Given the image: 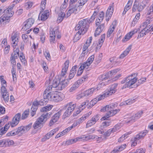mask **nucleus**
Segmentation results:
<instances>
[{"label": "nucleus", "mask_w": 153, "mask_h": 153, "mask_svg": "<svg viewBox=\"0 0 153 153\" xmlns=\"http://www.w3.org/2000/svg\"><path fill=\"white\" fill-rule=\"evenodd\" d=\"M131 48V45H129L127 48L122 53L119 57V59H122L129 53Z\"/></svg>", "instance_id": "25"}, {"label": "nucleus", "mask_w": 153, "mask_h": 153, "mask_svg": "<svg viewBox=\"0 0 153 153\" xmlns=\"http://www.w3.org/2000/svg\"><path fill=\"white\" fill-rule=\"evenodd\" d=\"M20 59L22 62H24L25 60V57L23 53H21L20 56Z\"/></svg>", "instance_id": "63"}, {"label": "nucleus", "mask_w": 153, "mask_h": 153, "mask_svg": "<svg viewBox=\"0 0 153 153\" xmlns=\"http://www.w3.org/2000/svg\"><path fill=\"white\" fill-rule=\"evenodd\" d=\"M52 113L51 112L47 113L45 114H43L40 117V119H42L45 123L48 119L51 116Z\"/></svg>", "instance_id": "24"}, {"label": "nucleus", "mask_w": 153, "mask_h": 153, "mask_svg": "<svg viewBox=\"0 0 153 153\" xmlns=\"http://www.w3.org/2000/svg\"><path fill=\"white\" fill-rule=\"evenodd\" d=\"M96 90H97V91L98 90V89H97V88H93L90 89H88L85 91L84 93L85 96H87L91 95L93 94L94 91H95Z\"/></svg>", "instance_id": "30"}, {"label": "nucleus", "mask_w": 153, "mask_h": 153, "mask_svg": "<svg viewBox=\"0 0 153 153\" xmlns=\"http://www.w3.org/2000/svg\"><path fill=\"white\" fill-rule=\"evenodd\" d=\"M126 147V144L121 145L117 147L115 149V153H118L123 150Z\"/></svg>", "instance_id": "36"}, {"label": "nucleus", "mask_w": 153, "mask_h": 153, "mask_svg": "<svg viewBox=\"0 0 153 153\" xmlns=\"http://www.w3.org/2000/svg\"><path fill=\"white\" fill-rule=\"evenodd\" d=\"M59 33V28L57 27H55L53 29L51 28L50 29V36H53L56 37L57 34Z\"/></svg>", "instance_id": "27"}, {"label": "nucleus", "mask_w": 153, "mask_h": 153, "mask_svg": "<svg viewBox=\"0 0 153 153\" xmlns=\"http://www.w3.org/2000/svg\"><path fill=\"white\" fill-rule=\"evenodd\" d=\"M114 93H115V84H113L110 87V90L105 92L102 95H99L95 99H97V101H98L104 99L105 97L111 95Z\"/></svg>", "instance_id": "7"}, {"label": "nucleus", "mask_w": 153, "mask_h": 153, "mask_svg": "<svg viewBox=\"0 0 153 153\" xmlns=\"http://www.w3.org/2000/svg\"><path fill=\"white\" fill-rule=\"evenodd\" d=\"M115 108V104H112L111 105H107L105 106L102 108L100 110L102 112H105L108 111L106 114V115L102 117L101 120H107L109 117L113 116L114 115V108Z\"/></svg>", "instance_id": "3"}, {"label": "nucleus", "mask_w": 153, "mask_h": 153, "mask_svg": "<svg viewBox=\"0 0 153 153\" xmlns=\"http://www.w3.org/2000/svg\"><path fill=\"white\" fill-rule=\"evenodd\" d=\"M135 119L134 118V117L133 116L126 120V123L128 124L129 123H132L135 122Z\"/></svg>", "instance_id": "40"}, {"label": "nucleus", "mask_w": 153, "mask_h": 153, "mask_svg": "<svg viewBox=\"0 0 153 153\" xmlns=\"http://www.w3.org/2000/svg\"><path fill=\"white\" fill-rule=\"evenodd\" d=\"M7 91V89L5 86L4 85H2L1 88V93L4 94L5 92Z\"/></svg>", "instance_id": "64"}, {"label": "nucleus", "mask_w": 153, "mask_h": 153, "mask_svg": "<svg viewBox=\"0 0 153 153\" xmlns=\"http://www.w3.org/2000/svg\"><path fill=\"white\" fill-rule=\"evenodd\" d=\"M52 105H48L47 106L42 107L40 109V111L42 112H45L49 111L52 108Z\"/></svg>", "instance_id": "32"}, {"label": "nucleus", "mask_w": 153, "mask_h": 153, "mask_svg": "<svg viewBox=\"0 0 153 153\" xmlns=\"http://www.w3.org/2000/svg\"><path fill=\"white\" fill-rule=\"evenodd\" d=\"M29 113V110H25L23 113L22 116V119H25L27 118Z\"/></svg>", "instance_id": "41"}, {"label": "nucleus", "mask_w": 153, "mask_h": 153, "mask_svg": "<svg viewBox=\"0 0 153 153\" xmlns=\"http://www.w3.org/2000/svg\"><path fill=\"white\" fill-rule=\"evenodd\" d=\"M32 124V123H30L26 126H24V129L26 133L30 129L31 127Z\"/></svg>", "instance_id": "58"}, {"label": "nucleus", "mask_w": 153, "mask_h": 153, "mask_svg": "<svg viewBox=\"0 0 153 153\" xmlns=\"http://www.w3.org/2000/svg\"><path fill=\"white\" fill-rule=\"evenodd\" d=\"M115 29V25L113 23L111 25L107 32V37H109L110 36H114V33H112Z\"/></svg>", "instance_id": "23"}, {"label": "nucleus", "mask_w": 153, "mask_h": 153, "mask_svg": "<svg viewBox=\"0 0 153 153\" xmlns=\"http://www.w3.org/2000/svg\"><path fill=\"white\" fill-rule=\"evenodd\" d=\"M100 23L99 22V25H97L96 24V26H98V27L96 29L94 33V35L95 37H96L99 35L100 33L104 29L105 27L104 24L103 23L100 25Z\"/></svg>", "instance_id": "16"}, {"label": "nucleus", "mask_w": 153, "mask_h": 153, "mask_svg": "<svg viewBox=\"0 0 153 153\" xmlns=\"http://www.w3.org/2000/svg\"><path fill=\"white\" fill-rule=\"evenodd\" d=\"M81 138L82 141V140L86 141L90 139L97 140L99 138V137L95 135H89L87 136L83 135L81 136Z\"/></svg>", "instance_id": "20"}, {"label": "nucleus", "mask_w": 153, "mask_h": 153, "mask_svg": "<svg viewBox=\"0 0 153 153\" xmlns=\"http://www.w3.org/2000/svg\"><path fill=\"white\" fill-rule=\"evenodd\" d=\"M63 97V95L61 93L56 91L51 92V95L50 97L51 101L56 102L62 101Z\"/></svg>", "instance_id": "8"}, {"label": "nucleus", "mask_w": 153, "mask_h": 153, "mask_svg": "<svg viewBox=\"0 0 153 153\" xmlns=\"http://www.w3.org/2000/svg\"><path fill=\"white\" fill-rule=\"evenodd\" d=\"M91 64H89V63L87 61H86L85 62H84L82 64V65L83 67V68L87 69L88 68V66H89Z\"/></svg>", "instance_id": "54"}, {"label": "nucleus", "mask_w": 153, "mask_h": 153, "mask_svg": "<svg viewBox=\"0 0 153 153\" xmlns=\"http://www.w3.org/2000/svg\"><path fill=\"white\" fill-rule=\"evenodd\" d=\"M45 123L42 119H40L39 117L34 123L33 127L35 129H40L43 126Z\"/></svg>", "instance_id": "14"}, {"label": "nucleus", "mask_w": 153, "mask_h": 153, "mask_svg": "<svg viewBox=\"0 0 153 153\" xmlns=\"http://www.w3.org/2000/svg\"><path fill=\"white\" fill-rule=\"evenodd\" d=\"M132 36L129 33L127 34L125 36L124 39L123 40V41H127L130 39Z\"/></svg>", "instance_id": "53"}, {"label": "nucleus", "mask_w": 153, "mask_h": 153, "mask_svg": "<svg viewBox=\"0 0 153 153\" xmlns=\"http://www.w3.org/2000/svg\"><path fill=\"white\" fill-rule=\"evenodd\" d=\"M49 11L48 10H45L41 16V20L42 21L48 19V17Z\"/></svg>", "instance_id": "33"}, {"label": "nucleus", "mask_w": 153, "mask_h": 153, "mask_svg": "<svg viewBox=\"0 0 153 153\" xmlns=\"http://www.w3.org/2000/svg\"><path fill=\"white\" fill-rule=\"evenodd\" d=\"M88 78L87 75L83 76L80 79L78 80L74 84H73L70 89V92H73L75 90L79 87L80 84H81L83 82L86 80Z\"/></svg>", "instance_id": "11"}, {"label": "nucleus", "mask_w": 153, "mask_h": 153, "mask_svg": "<svg viewBox=\"0 0 153 153\" xmlns=\"http://www.w3.org/2000/svg\"><path fill=\"white\" fill-rule=\"evenodd\" d=\"M89 102V100H86L85 101L83 102L81 105L80 106V108H81L82 110H83V108H85V107L87 103Z\"/></svg>", "instance_id": "59"}, {"label": "nucleus", "mask_w": 153, "mask_h": 153, "mask_svg": "<svg viewBox=\"0 0 153 153\" xmlns=\"http://www.w3.org/2000/svg\"><path fill=\"white\" fill-rule=\"evenodd\" d=\"M26 133L24 129V126H22L15 129H14L8 133L7 135L8 136H13L16 135H21L22 134Z\"/></svg>", "instance_id": "10"}, {"label": "nucleus", "mask_w": 153, "mask_h": 153, "mask_svg": "<svg viewBox=\"0 0 153 153\" xmlns=\"http://www.w3.org/2000/svg\"><path fill=\"white\" fill-rule=\"evenodd\" d=\"M133 1V0H128L127 4L125 7L124 11L123 13V15H125L126 12L131 8Z\"/></svg>", "instance_id": "26"}, {"label": "nucleus", "mask_w": 153, "mask_h": 153, "mask_svg": "<svg viewBox=\"0 0 153 153\" xmlns=\"http://www.w3.org/2000/svg\"><path fill=\"white\" fill-rule=\"evenodd\" d=\"M126 134H125L123 136H122L118 140V142H121L125 140L127 138Z\"/></svg>", "instance_id": "61"}, {"label": "nucleus", "mask_w": 153, "mask_h": 153, "mask_svg": "<svg viewBox=\"0 0 153 153\" xmlns=\"http://www.w3.org/2000/svg\"><path fill=\"white\" fill-rule=\"evenodd\" d=\"M52 105H48L47 106L42 107L40 109V111L42 112H45L49 111L52 108Z\"/></svg>", "instance_id": "31"}, {"label": "nucleus", "mask_w": 153, "mask_h": 153, "mask_svg": "<svg viewBox=\"0 0 153 153\" xmlns=\"http://www.w3.org/2000/svg\"><path fill=\"white\" fill-rule=\"evenodd\" d=\"M105 37V34H103L100 37V39L99 40L97 46H99L100 48H101L103 43V42Z\"/></svg>", "instance_id": "35"}, {"label": "nucleus", "mask_w": 153, "mask_h": 153, "mask_svg": "<svg viewBox=\"0 0 153 153\" xmlns=\"http://www.w3.org/2000/svg\"><path fill=\"white\" fill-rule=\"evenodd\" d=\"M135 75V74H132L125 78V79L123 80L121 82L122 84H123L126 83L123 86L125 88L128 87L129 88H135L146 81V78H142L138 80V84H135L137 79L134 76Z\"/></svg>", "instance_id": "1"}, {"label": "nucleus", "mask_w": 153, "mask_h": 153, "mask_svg": "<svg viewBox=\"0 0 153 153\" xmlns=\"http://www.w3.org/2000/svg\"><path fill=\"white\" fill-rule=\"evenodd\" d=\"M77 141H81V137L68 140L66 141V144L68 145H70L75 143Z\"/></svg>", "instance_id": "29"}, {"label": "nucleus", "mask_w": 153, "mask_h": 153, "mask_svg": "<svg viewBox=\"0 0 153 153\" xmlns=\"http://www.w3.org/2000/svg\"><path fill=\"white\" fill-rule=\"evenodd\" d=\"M44 54L46 58L48 60H50L51 59V56L49 52L47 50L44 51Z\"/></svg>", "instance_id": "50"}, {"label": "nucleus", "mask_w": 153, "mask_h": 153, "mask_svg": "<svg viewBox=\"0 0 153 153\" xmlns=\"http://www.w3.org/2000/svg\"><path fill=\"white\" fill-rule=\"evenodd\" d=\"M114 9V4L113 3L110 4L106 11L105 16L106 21H108L111 16Z\"/></svg>", "instance_id": "12"}, {"label": "nucleus", "mask_w": 153, "mask_h": 153, "mask_svg": "<svg viewBox=\"0 0 153 153\" xmlns=\"http://www.w3.org/2000/svg\"><path fill=\"white\" fill-rule=\"evenodd\" d=\"M6 146H9L14 144V142L13 140L10 139L5 140Z\"/></svg>", "instance_id": "44"}, {"label": "nucleus", "mask_w": 153, "mask_h": 153, "mask_svg": "<svg viewBox=\"0 0 153 153\" xmlns=\"http://www.w3.org/2000/svg\"><path fill=\"white\" fill-rule=\"evenodd\" d=\"M51 92H49L48 94H43V96L44 99L46 100L48 99L51 101V99L50 98V96H51Z\"/></svg>", "instance_id": "45"}, {"label": "nucleus", "mask_w": 153, "mask_h": 153, "mask_svg": "<svg viewBox=\"0 0 153 153\" xmlns=\"http://www.w3.org/2000/svg\"><path fill=\"white\" fill-rule=\"evenodd\" d=\"M152 18L148 17V18L146 20V21L143 23V26L145 27V26H147L152 21Z\"/></svg>", "instance_id": "43"}, {"label": "nucleus", "mask_w": 153, "mask_h": 153, "mask_svg": "<svg viewBox=\"0 0 153 153\" xmlns=\"http://www.w3.org/2000/svg\"><path fill=\"white\" fill-rule=\"evenodd\" d=\"M11 72L12 74L13 78V80H14V79H16V70L14 68H13L11 70Z\"/></svg>", "instance_id": "48"}, {"label": "nucleus", "mask_w": 153, "mask_h": 153, "mask_svg": "<svg viewBox=\"0 0 153 153\" xmlns=\"http://www.w3.org/2000/svg\"><path fill=\"white\" fill-rule=\"evenodd\" d=\"M66 107L67 108L63 115V118L64 119L71 114L72 112L76 107V105L75 104H73L72 102H70L67 105Z\"/></svg>", "instance_id": "9"}, {"label": "nucleus", "mask_w": 153, "mask_h": 153, "mask_svg": "<svg viewBox=\"0 0 153 153\" xmlns=\"http://www.w3.org/2000/svg\"><path fill=\"white\" fill-rule=\"evenodd\" d=\"M68 10L66 14V16L68 17L71 16L72 13H74L76 14L80 11L81 9V7L78 6L77 3L73 6H69L68 8Z\"/></svg>", "instance_id": "5"}, {"label": "nucleus", "mask_w": 153, "mask_h": 153, "mask_svg": "<svg viewBox=\"0 0 153 153\" xmlns=\"http://www.w3.org/2000/svg\"><path fill=\"white\" fill-rule=\"evenodd\" d=\"M142 111L139 112L133 116L134 117V118L135 119V120H136L139 118L141 117V115L142 114Z\"/></svg>", "instance_id": "52"}, {"label": "nucleus", "mask_w": 153, "mask_h": 153, "mask_svg": "<svg viewBox=\"0 0 153 153\" xmlns=\"http://www.w3.org/2000/svg\"><path fill=\"white\" fill-rule=\"evenodd\" d=\"M115 71L114 70L109 72L108 73L105 75H102L99 77L100 79L101 80L98 85L99 86L102 87L104 86L107 85L109 82H111V80H108V78L109 79L113 78V81H114V76Z\"/></svg>", "instance_id": "2"}, {"label": "nucleus", "mask_w": 153, "mask_h": 153, "mask_svg": "<svg viewBox=\"0 0 153 153\" xmlns=\"http://www.w3.org/2000/svg\"><path fill=\"white\" fill-rule=\"evenodd\" d=\"M114 129L113 128L112 129H109L106 132H104L103 135L106 136H109L110 134L112 132H114Z\"/></svg>", "instance_id": "49"}, {"label": "nucleus", "mask_w": 153, "mask_h": 153, "mask_svg": "<svg viewBox=\"0 0 153 153\" xmlns=\"http://www.w3.org/2000/svg\"><path fill=\"white\" fill-rule=\"evenodd\" d=\"M77 66L76 65L72 67L70 71V73L74 74H75L77 70Z\"/></svg>", "instance_id": "51"}, {"label": "nucleus", "mask_w": 153, "mask_h": 153, "mask_svg": "<svg viewBox=\"0 0 153 153\" xmlns=\"http://www.w3.org/2000/svg\"><path fill=\"white\" fill-rule=\"evenodd\" d=\"M99 115L97 114L93 117L91 119L89 120L87 123L86 128H88L94 124L99 119Z\"/></svg>", "instance_id": "15"}, {"label": "nucleus", "mask_w": 153, "mask_h": 153, "mask_svg": "<svg viewBox=\"0 0 153 153\" xmlns=\"http://www.w3.org/2000/svg\"><path fill=\"white\" fill-rule=\"evenodd\" d=\"M61 112L59 111L56 113L52 117L51 119L50 120L49 123V126H51L52 125L54 124L59 119L61 114Z\"/></svg>", "instance_id": "17"}, {"label": "nucleus", "mask_w": 153, "mask_h": 153, "mask_svg": "<svg viewBox=\"0 0 153 153\" xmlns=\"http://www.w3.org/2000/svg\"><path fill=\"white\" fill-rule=\"evenodd\" d=\"M86 32V30H83V31L80 30H78V31L75 35L74 37V42L78 40L81 38V35H84Z\"/></svg>", "instance_id": "19"}, {"label": "nucleus", "mask_w": 153, "mask_h": 153, "mask_svg": "<svg viewBox=\"0 0 153 153\" xmlns=\"http://www.w3.org/2000/svg\"><path fill=\"white\" fill-rule=\"evenodd\" d=\"M66 15V14L63 12H61L58 15V17L57 19V21L59 22H60L64 19V17Z\"/></svg>", "instance_id": "37"}, {"label": "nucleus", "mask_w": 153, "mask_h": 153, "mask_svg": "<svg viewBox=\"0 0 153 153\" xmlns=\"http://www.w3.org/2000/svg\"><path fill=\"white\" fill-rule=\"evenodd\" d=\"M21 116L20 113H18L13 118L11 124L12 127L15 126L18 124L20 119Z\"/></svg>", "instance_id": "18"}, {"label": "nucleus", "mask_w": 153, "mask_h": 153, "mask_svg": "<svg viewBox=\"0 0 153 153\" xmlns=\"http://www.w3.org/2000/svg\"><path fill=\"white\" fill-rule=\"evenodd\" d=\"M148 33L145 30L144 28L143 30H142L139 33L138 37V38H140L141 37L145 35H146V33Z\"/></svg>", "instance_id": "39"}, {"label": "nucleus", "mask_w": 153, "mask_h": 153, "mask_svg": "<svg viewBox=\"0 0 153 153\" xmlns=\"http://www.w3.org/2000/svg\"><path fill=\"white\" fill-rule=\"evenodd\" d=\"M135 99L133 98L131 100H128L125 101V103L126 105H129L131 104L132 103L134 102H135Z\"/></svg>", "instance_id": "55"}, {"label": "nucleus", "mask_w": 153, "mask_h": 153, "mask_svg": "<svg viewBox=\"0 0 153 153\" xmlns=\"http://www.w3.org/2000/svg\"><path fill=\"white\" fill-rule=\"evenodd\" d=\"M148 133V131L146 130L141 132L136 136L134 139H136L137 140L143 139Z\"/></svg>", "instance_id": "21"}, {"label": "nucleus", "mask_w": 153, "mask_h": 153, "mask_svg": "<svg viewBox=\"0 0 153 153\" xmlns=\"http://www.w3.org/2000/svg\"><path fill=\"white\" fill-rule=\"evenodd\" d=\"M37 110V108H31L30 114L32 117L33 116L36 114V112Z\"/></svg>", "instance_id": "60"}, {"label": "nucleus", "mask_w": 153, "mask_h": 153, "mask_svg": "<svg viewBox=\"0 0 153 153\" xmlns=\"http://www.w3.org/2000/svg\"><path fill=\"white\" fill-rule=\"evenodd\" d=\"M104 15V13L103 11L100 12L98 18L96 19V22L97 25H99V22L101 23L103 19Z\"/></svg>", "instance_id": "28"}, {"label": "nucleus", "mask_w": 153, "mask_h": 153, "mask_svg": "<svg viewBox=\"0 0 153 153\" xmlns=\"http://www.w3.org/2000/svg\"><path fill=\"white\" fill-rule=\"evenodd\" d=\"M143 5L141 4H137V9L138 11L140 12L142 11L146 5L144 4Z\"/></svg>", "instance_id": "42"}, {"label": "nucleus", "mask_w": 153, "mask_h": 153, "mask_svg": "<svg viewBox=\"0 0 153 153\" xmlns=\"http://www.w3.org/2000/svg\"><path fill=\"white\" fill-rule=\"evenodd\" d=\"M69 82L68 79L63 80L60 78L58 80L56 79H54L52 84V86L54 88H58V89H62L66 86Z\"/></svg>", "instance_id": "4"}, {"label": "nucleus", "mask_w": 153, "mask_h": 153, "mask_svg": "<svg viewBox=\"0 0 153 153\" xmlns=\"http://www.w3.org/2000/svg\"><path fill=\"white\" fill-rule=\"evenodd\" d=\"M6 146L5 140L2 139L0 140V147H3Z\"/></svg>", "instance_id": "62"}, {"label": "nucleus", "mask_w": 153, "mask_h": 153, "mask_svg": "<svg viewBox=\"0 0 153 153\" xmlns=\"http://www.w3.org/2000/svg\"><path fill=\"white\" fill-rule=\"evenodd\" d=\"M98 10L95 11L93 14L91 16V18L89 19V24L92 22L94 20L95 16L98 14Z\"/></svg>", "instance_id": "38"}, {"label": "nucleus", "mask_w": 153, "mask_h": 153, "mask_svg": "<svg viewBox=\"0 0 153 153\" xmlns=\"http://www.w3.org/2000/svg\"><path fill=\"white\" fill-rule=\"evenodd\" d=\"M69 60H67L64 63V67L62 69H63V70L65 71L64 70H67L68 69V67H69Z\"/></svg>", "instance_id": "47"}, {"label": "nucleus", "mask_w": 153, "mask_h": 153, "mask_svg": "<svg viewBox=\"0 0 153 153\" xmlns=\"http://www.w3.org/2000/svg\"><path fill=\"white\" fill-rule=\"evenodd\" d=\"M19 36L18 34L16 33L13 35L12 34L11 37L12 43L13 45H16L19 40Z\"/></svg>", "instance_id": "22"}, {"label": "nucleus", "mask_w": 153, "mask_h": 153, "mask_svg": "<svg viewBox=\"0 0 153 153\" xmlns=\"http://www.w3.org/2000/svg\"><path fill=\"white\" fill-rule=\"evenodd\" d=\"M94 58V56L93 55L91 56L87 59V61L89 63V64H91L93 61Z\"/></svg>", "instance_id": "57"}, {"label": "nucleus", "mask_w": 153, "mask_h": 153, "mask_svg": "<svg viewBox=\"0 0 153 153\" xmlns=\"http://www.w3.org/2000/svg\"><path fill=\"white\" fill-rule=\"evenodd\" d=\"M89 19H84L80 21L78 24L75 27V30H80L83 31V30H86V32L88 30V28L86 27V25L87 23H88Z\"/></svg>", "instance_id": "6"}, {"label": "nucleus", "mask_w": 153, "mask_h": 153, "mask_svg": "<svg viewBox=\"0 0 153 153\" xmlns=\"http://www.w3.org/2000/svg\"><path fill=\"white\" fill-rule=\"evenodd\" d=\"M88 0H79L78 1V6L81 7V9L82 8V6L84 5Z\"/></svg>", "instance_id": "46"}, {"label": "nucleus", "mask_w": 153, "mask_h": 153, "mask_svg": "<svg viewBox=\"0 0 153 153\" xmlns=\"http://www.w3.org/2000/svg\"><path fill=\"white\" fill-rule=\"evenodd\" d=\"M22 38L25 42H27L29 41V38L28 36L25 34H23L22 36Z\"/></svg>", "instance_id": "56"}, {"label": "nucleus", "mask_w": 153, "mask_h": 153, "mask_svg": "<svg viewBox=\"0 0 153 153\" xmlns=\"http://www.w3.org/2000/svg\"><path fill=\"white\" fill-rule=\"evenodd\" d=\"M19 56V50L17 48L14 50L13 53L11 55V56L14 57V58L17 59Z\"/></svg>", "instance_id": "34"}, {"label": "nucleus", "mask_w": 153, "mask_h": 153, "mask_svg": "<svg viewBox=\"0 0 153 153\" xmlns=\"http://www.w3.org/2000/svg\"><path fill=\"white\" fill-rule=\"evenodd\" d=\"M34 22V20L32 18L27 19L24 22V26L22 29L25 30L29 29L33 25Z\"/></svg>", "instance_id": "13"}]
</instances>
